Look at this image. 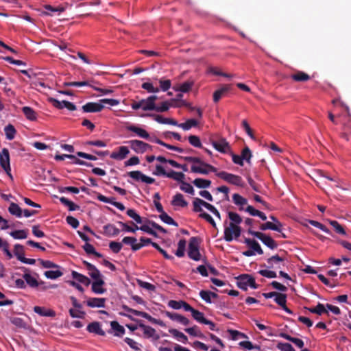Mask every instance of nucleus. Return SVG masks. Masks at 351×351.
<instances>
[{
  "label": "nucleus",
  "instance_id": "nucleus-3",
  "mask_svg": "<svg viewBox=\"0 0 351 351\" xmlns=\"http://www.w3.org/2000/svg\"><path fill=\"white\" fill-rule=\"evenodd\" d=\"M199 239L195 237H193L189 240L188 256L189 257L195 261L201 260V254L199 250Z\"/></svg>",
  "mask_w": 351,
  "mask_h": 351
},
{
  "label": "nucleus",
  "instance_id": "nucleus-64",
  "mask_svg": "<svg viewBox=\"0 0 351 351\" xmlns=\"http://www.w3.org/2000/svg\"><path fill=\"white\" fill-rule=\"evenodd\" d=\"M11 323L18 328H26V323L22 318L18 317H14L10 319Z\"/></svg>",
  "mask_w": 351,
  "mask_h": 351
},
{
  "label": "nucleus",
  "instance_id": "nucleus-63",
  "mask_svg": "<svg viewBox=\"0 0 351 351\" xmlns=\"http://www.w3.org/2000/svg\"><path fill=\"white\" fill-rule=\"evenodd\" d=\"M127 215L132 218L137 223H142L141 217L134 209H128L126 212Z\"/></svg>",
  "mask_w": 351,
  "mask_h": 351
},
{
  "label": "nucleus",
  "instance_id": "nucleus-5",
  "mask_svg": "<svg viewBox=\"0 0 351 351\" xmlns=\"http://www.w3.org/2000/svg\"><path fill=\"white\" fill-rule=\"evenodd\" d=\"M227 221H225L224 226H226ZM241 233V228L240 226H233V224H229L228 226H225L223 232V239L227 242H231L234 239H238Z\"/></svg>",
  "mask_w": 351,
  "mask_h": 351
},
{
  "label": "nucleus",
  "instance_id": "nucleus-19",
  "mask_svg": "<svg viewBox=\"0 0 351 351\" xmlns=\"http://www.w3.org/2000/svg\"><path fill=\"white\" fill-rule=\"evenodd\" d=\"M65 158L73 159V163L75 164V165H84V166H87V167H93V165L91 163H88L84 160L76 158V157L74 155L62 154V155H56L55 156V159L56 160H63Z\"/></svg>",
  "mask_w": 351,
  "mask_h": 351
},
{
  "label": "nucleus",
  "instance_id": "nucleus-60",
  "mask_svg": "<svg viewBox=\"0 0 351 351\" xmlns=\"http://www.w3.org/2000/svg\"><path fill=\"white\" fill-rule=\"evenodd\" d=\"M121 243H122V245L125 244V245H130L132 250H133V247L135 245H138L137 239L135 237H125L122 239Z\"/></svg>",
  "mask_w": 351,
  "mask_h": 351
},
{
  "label": "nucleus",
  "instance_id": "nucleus-32",
  "mask_svg": "<svg viewBox=\"0 0 351 351\" xmlns=\"http://www.w3.org/2000/svg\"><path fill=\"white\" fill-rule=\"evenodd\" d=\"M291 78L295 82H306L311 79V77L307 73L298 71L293 73Z\"/></svg>",
  "mask_w": 351,
  "mask_h": 351
},
{
  "label": "nucleus",
  "instance_id": "nucleus-50",
  "mask_svg": "<svg viewBox=\"0 0 351 351\" xmlns=\"http://www.w3.org/2000/svg\"><path fill=\"white\" fill-rule=\"evenodd\" d=\"M4 131L7 139L12 140L14 138L16 131L12 124H8L7 126H5Z\"/></svg>",
  "mask_w": 351,
  "mask_h": 351
},
{
  "label": "nucleus",
  "instance_id": "nucleus-39",
  "mask_svg": "<svg viewBox=\"0 0 351 351\" xmlns=\"http://www.w3.org/2000/svg\"><path fill=\"white\" fill-rule=\"evenodd\" d=\"M193 184L199 189L209 188L211 185V181L203 178H196L193 182Z\"/></svg>",
  "mask_w": 351,
  "mask_h": 351
},
{
  "label": "nucleus",
  "instance_id": "nucleus-6",
  "mask_svg": "<svg viewBox=\"0 0 351 351\" xmlns=\"http://www.w3.org/2000/svg\"><path fill=\"white\" fill-rule=\"evenodd\" d=\"M247 232L261 240L269 248L274 250L277 247L276 242L271 237L261 232L254 231L250 228L247 230Z\"/></svg>",
  "mask_w": 351,
  "mask_h": 351
},
{
  "label": "nucleus",
  "instance_id": "nucleus-55",
  "mask_svg": "<svg viewBox=\"0 0 351 351\" xmlns=\"http://www.w3.org/2000/svg\"><path fill=\"white\" fill-rule=\"evenodd\" d=\"M83 249L84 250V251L88 254H94L97 257H101L102 255L99 253V252H97L95 250V247H93V245L88 243H86L85 245L83 246Z\"/></svg>",
  "mask_w": 351,
  "mask_h": 351
},
{
  "label": "nucleus",
  "instance_id": "nucleus-58",
  "mask_svg": "<svg viewBox=\"0 0 351 351\" xmlns=\"http://www.w3.org/2000/svg\"><path fill=\"white\" fill-rule=\"evenodd\" d=\"M343 137L348 141L351 138V118L348 117V123L344 124Z\"/></svg>",
  "mask_w": 351,
  "mask_h": 351
},
{
  "label": "nucleus",
  "instance_id": "nucleus-54",
  "mask_svg": "<svg viewBox=\"0 0 351 351\" xmlns=\"http://www.w3.org/2000/svg\"><path fill=\"white\" fill-rule=\"evenodd\" d=\"M189 143L197 148H202V145L199 136L195 135H190L188 138Z\"/></svg>",
  "mask_w": 351,
  "mask_h": 351
},
{
  "label": "nucleus",
  "instance_id": "nucleus-35",
  "mask_svg": "<svg viewBox=\"0 0 351 351\" xmlns=\"http://www.w3.org/2000/svg\"><path fill=\"white\" fill-rule=\"evenodd\" d=\"M111 329L114 331V335L117 337H122L125 333V328L121 326L117 321L110 322Z\"/></svg>",
  "mask_w": 351,
  "mask_h": 351
},
{
  "label": "nucleus",
  "instance_id": "nucleus-10",
  "mask_svg": "<svg viewBox=\"0 0 351 351\" xmlns=\"http://www.w3.org/2000/svg\"><path fill=\"white\" fill-rule=\"evenodd\" d=\"M0 165L9 176L12 178L10 174L11 168L10 165L9 151L6 148H3L0 153Z\"/></svg>",
  "mask_w": 351,
  "mask_h": 351
},
{
  "label": "nucleus",
  "instance_id": "nucleus-36",
  "mask_svg": "<svg viewBox=\"0 0 351 351\" xmlns=\"http://www.w3.org/2000/svg\"><path fill=\"white\" fill-rule=\"evenodd\" d=\"M199 296L203 300H204L206 303L208 304H210L212 302L211 298H217L218 297L217 293L204 290L200 291Z\"/></svg>",
  "mask_w": 351,
  "mask_h": 351
},
{
  "label": "nucleus",
  "instance_id": "nucleus-12",
  "mask_svg": "<svg viewBox=\"0 0 351 351\" xmlns=\"http://www.w3.org/2000/svg\"><path fill=\"white\" fill-rule=\"evenodd\" d=\"M138 326L143 330L145 337L151 338L154 341H157L160 339L159 335L157 334L156 330L154 328L149 326H147L143 323H140Z\"/></svg>",
  "mask_w": 351,
  "mask_h": 351
},
{
  "label": "nucleus",
  "instance_id": "nucleus-20",
  "mask_svg": "<svg viewBox=\"0 0 351 351\" xmlns=\"http://www.w3.org/2000/svg\"><path fill=\"white\" fill-rule=\"evenodd\" d=\"M210 204L205 202L204 200L199 197H195L193 202V210L195 213H199L200 214L202 212H204L202 209V207H204L208 210Z\"/></svg>",
  "mask_w": 351,
  "mask_h": 351
},
{
  "label": "nucleus",
  "instance_id": "nucleus-23",
  "mask_svg": "<svg viewBox=\"0 0 351 351\" xmlns=\"http://www.w3.org/2000/svg\"><path fill=\"white\" fill-rule=\"evenodd\" d=\"M105 298H90L86 300V304L90 308H103L105 307Z\"/></svg>",
  "mask_w": 351,
  "mask_h": 351
},
{
  "label": "nucleus",
  "instance_id": "nucleus-59",
  "mask_svg": "<svg viewBox=\"0 0 351 351\" xmlns=\"http://www.w3.org/2000/svg\"><path fill=\"white\" fill-rule=\"evenodd\" d=\"M69 314L73 318H84L86 313L81 309L70 308Z\"/></svg>",
  "mask_w": 351,
  "mask_h": 351
},
{
  "label": "nucleus",
  "instance_id": "nucleus-25",
  "mask_svg": "<svg viewBox=\"0 0 351 351\" xmlns=\"http://www.w3.org/2000/svg\"><path fill=\"white\" fill-rule=\"evenodd\" d=\"M34 311L39 315L43 317H53L56 316V312L53 310L39 306H35L34 307Z\"/></svg>",
  "mask_w": 351,
  "mask_h": 351
},
{
  "label": "nucleus",
  "instance_id": "nucleus-1",
  "mask_svg": "<svg viewBox=\"0 0 351 351\" xmlns=\"http://www.w3.org/2000/svg\"><path fill=\"white\" fill-rule=\"evenodd\" d=\"M158 99L156 95H151L146 99H142L138 101H134L131 104L133 110L141 109L143 111H150L155 109V101Z\"/></svg>",
  "mask_w": 351,
  "mask_h": 351
},
{
  "label": "nucleus",
  "instance_id": "nucleus-29",
  "mask_svg": "<svg viewBox=\"0 0 351 351\" xmlns=\"http://www.w3.org/2000/svg\"><path fill=\"white\" fill-rule=\"evenodd\" d=\"M23 278L25 280L26 283L32 288H36L40 285H44V282H39L35 277L29 273H25L23 275Z\"/></svg>",
  "mask_w": 351,
  "mask_h": 351
},
{
  "label": "nucleus",
  "instance_id": "nucleus-8",
  "mask_svg": "<svg viewBox=\"0 0 351 351\" xmlns=\"http://www.w3.org/2000/svg\"><path fill=\"white\" fill-rule=\"evenodd\" d=\"M128 143L131 149L137 154H143L152 148L150 145L140 140H131Z\"/></svg>",
  "mask_w": 351,
  "mask_h": 351
},
{
  "label": "nucleus",
  "instance_id": "nucleus-15",
  "mask_svg": "<svg viewBox=\"0 0 351 351\" xmlns=\"http://www.w3.org/2000/svg\"><path fill=\"white\" fill-rule=\"evenodd\" d=\"M163 313L167 317H169L170 319H171L173 321L178 322V323H180L184 326H188L190 323V321L187 317H186L182 315H180L178 313H171V312L167 311H164Z\"/></svg>",
  "mask_w": 351,
  "mask_h": 351
},
{
  "label": "nucleus",
  "instance_id": "nucleus-56",
  "mask_svg": "<svg viewBox=\"0 0 351 351\" xmlns=\"http://www.w3.org/2000/svg\"><path fill=\"white\" fill-rule=\"evenodd\" d=\"M180 188L182 191H184L186 193H189L190 195H193L195 193L193 187L189 183H187V182H184V180L181 182V185H180Z\"/></svg>",
  "mask_w": 351,
  "mask_h": 351
},
{
  "label": "nucleus",
  "instance_id": "nucleus-4",
  "mask_svg": "<svg viewBox=\"0 0 351 351\" xmlns=\"http://www.w3.org/2000/svg\"><path fill=\"white\" fill-rule=\"evenodd\" d=\"M191 171L195 173L208 175L210 172L217 173V169L216 167H213V165L208 163L204 162L201 159L200 162H198L197 165L195 164L194 165H191Z\"/></svg>",
  "mask_w": 351,
  "mask_h": 351
},
{
  "label": "nucleus",
  "instance_id": "nucleus-52",
  "mask_svg": "<svg viewBox=\"0 0 351 351\" xmlns=\"http://www.w3.org/2000/svg\"><path fill=\"white\" fill-rule=\"evenodd\" d=\"M45 276L49 279H57L63 275V273L60 270H48L45 271Z\"/></svg>",
  "mask_w": 351,
  "mask_h": 351
},
{
  "label": "nucleus",
  "instance_id": "nucleus-27",
  "mask_svg": "<svg viewBox=\"0 0 351 351\" xmlns=\"http://www.w3.org/2000/svg\"><path fill=\"white\" fill-rule=\"evenodd\" d=\"M103 228L104 234L108 237H116L120 233V230L111 223L105 225Z\"/></svg>",
  "mask_w": 351,
  "mask_h": 351
},
{
  "label": "nucleus",
  "instance_id": "nucleus-26",
  "mask_svg": "<svg viewBox=\"0 0 351 351\" xmlns=\"http://www.w3.org/2000/svg\"><path fill=\"white\" fill-rule=\"evenodd\" d=\"M230 90V85H224L221 88L215 90L213 93V101L214 102H218L221 98L224 97L226 93Z\"/></svg>",
  "mask_w": 351,
  "mask_h": 351
},
{
  "label": "nucleus",
  "instance_id": "nucleus-49",
  "mask_svg": "<svg viewBox=\"0 0 351 351\" xmlns=\"http://www.w3.org/2000/svg\"><path fill=\"white\" fill-rule=\"evenodd\" d=\"M159 218L161 219L162 221L168 225H172L176 227L178 226V223L175 221L169 215H168V214L165 212H164L162 214H160Z\"/></svg>",
  "mask_w": 351,
  "mask_h": 351
},
{
  "label": "nucleus",
  "instance_id": "nucleus-11",
  "mask_svg": "<svg viewBox=\"0 0 351 351\" xmlns=\"http://www.w3.org/2000/svg\"><path fill=\"white\" fill-rule=\"evenodd\" d=\"M128 175L136 181H141L148 184H153L155 182V179L143 174L141 171H130Z\"/></svg>",
  "mask_w": 351,
  "mask_h": 351
},
{
  "label": "nucleus",
  "instance_id": "nucleus-47",
  "mask_svg": "<svg viewBox=\"0 0 351 351\" xmlns=\"http://www.w3.org/2000/svg\"><path fill=\"white\" fill-rule=\"evenodd\" d=\"M60 201L62 204L67 206L70 211H74L80 208L79 206L76 205L73 202L70 201L64 197H61L60 198Z\"/></svg>",
  "mask_w": 351,
  "mask_h": 351
},
{
  "label": "nucleus",
  "instance_id": "nucleus-53",
  "mask_svg": "<svg viewBox=\"0 0 351 351\" xmlns=\"http://www.w3.org/2000/svg\"><path fill=\"white\" fill-rule=\"evenodd\" d=\"M193 318L200 324H204L206 322L207 319L204 317V315L203 313L195 309L193 312L191 313Z\"/></svg>",
  "mask_w": 351,
  "mask_h": 351
},
{
  "label": "nucleus",
  "instance_id": "nucleus-14",
  "mask_svg": "<svg viewBox=\"0 0 351 351\" xmlns=\"http://www.w3.org/2000/svg\"><path fill=\"white\" fill-rule=\"evenodd\" d=\"M129 153L130 150L128 147L121 146L117 149V150L112 152L110 157L114 160H122L127 157Z\"/></svg>",
  "mask_w": 351,
  "mask_h": 351
},
{
  "label": "nucleus",
  "instance_id": "nucleus-38",
  "mask_svg": "<svg viewBox=\"0 0 351 351\" xmlns=\"http://www.w3.org/2000/svg\"><path fill=\"white\" fill-rule=\"evenodd\" d=\"M184 330L191 336L199 337L201 339L204 338V335L197 326H193V327L185 328Z\"/></svg>",
  "mask_w": 351,
  "mask_h": 351
},
{
  "label": "nucleus",
  "instance_id": "nucleus-22",
  "mask_svg": "<svg viewBox=\"0 0 351 351\" xmlns=\"http://www.w3.org/2000/svg\"><path fill=\"white\" fill-rule=\"evenodd\" d=\"M244 243L248 246L249 248L255 252V255H261L263 254V251L260 244L256 240L246 238L244 240Z\"/></svg>",
  "mask_w": 351,
  "mask_h": 351
},
{
  "label": "nucleus",
  "instance_id": "nucleus-40",
  "mask_svg": "<svg viewBox=\"0 0 351 351\" xmlns=\"http://www.w3.org/2000/svg\"><path fill=\"white\" fill-rule=\"evenodd\" d=\"M8 211L11 215H14L16 217H21L23 215L22 209L17 204L14 202H12L10 204V206L8 207Z\"/></svg>",
  "mask_w": 351,
  "mask_h": 351
},
{
  "label": "nucleus",
  "instance_id": "nucleus-2",
  "mask_svg": "<svg viewBox=\"0 0 351 351\" xmlns=\"http://www.w3.org/2000/svg\"><path fill=\"white\" fill-rule=\"evenodd\" d=\"M216 176L229 184L241 187H243L245 186L243 180L239 176L228 173L226 171L217 172Z\"/></svg>",
  "mask_w": 351,
  "mask_h": 351
},
{
  "label": "nucleus",
  "instance_id": "nucleus-21",
  "mask_svg": "<svg viewBox=\"0 0 351 351\" xmlns=\"http://www.w3.org/2000/svg\"><path fill=\"white\" fill-rule=\"evenodd\" d=\"M86 330L90 333H93L97 335L100 336H105L106 332L105 331L101 328V326L99 322H93L90 323L86 328Z\"/></svg>",
  "mask_w": 351,
  "mask_h": 351
},
{
  "label": "nucleus",
  "instance_id": "nucleus-57",
  "mask_svg": "<svg viewBox=\"0 0 351 351\" xmlns=\"http://www.w3.org/2000/svg\"><path fill=\"white\" fill-rule=\"evenodd\" d=\"M152 241L150 239L141 237L140 239V243H138V245H135L133 247V251L136 252V251L140 250L141 248H142L143 247L147 245L148 244H152Z\"/></svg>",
  "mask_w": 351,
  "mask_h": 351
},
{
  "label": "nucleus",
  "instance_id": "nucleus-17",
  "mask_svg": "<svg viewBox=\"0 0 351 351\" xmlns=\"http://www.w3.org/2000/svg\"><path fill=\"white\" fill-rule=\"evenodd\" d=\"M269 267L281 269L285 266V259L278 255H274L267 260Z\"/></svg>",
  "mask_w": 351,
  "mask_h": 351
},
{
  "label": "nucleus",
  "instance_id": "nucleus-42",
  "mask_svg": "<svg viewBox=\"0 0 351 351\" xmlns=\"http://www.w3.org/2000/svg\"><path fill=\"white\" fill-rule=\"evenodd\" d=\"M167 178H171L181 183L184 180L185 175L182 172H177L173 170H171L168 171Z\"/></svg>",
  "mask_w": 351,
  "mask_h": 351
},
{
  "label": "nucleus",
  "instance_id": "nucleus-46",
  "mask_svg": "<svg viewBox=\"0 0 351 351\" xmlns=\"http://www.w3.org/2000/svg\"><path fill=\"white\" fill-rule=\"evenodd\" d=\"M186 241L185 239H180L178 243V249L176 251L175 254L178 257H183L184 256V252L186 248Z\"/></svg>",
  "mask_w": 351,
  "mask_h": 351
},
{
  "label": "nucleus",
  "instance_id": "nucleus-28",
  "mask_svg": "<svg viewBox=\"0 0 351 351\" xmlns=\"http://www.w3.org/2000/svg\"><path fill=\"white\" fill-rule=\"evenodd\" d=\"M171 204L173 206L186 207L188 202L184 199V195L181 193H176L171 200Z\"/></svg>",
  "mask_w": 351,
  "mask_h": 351
},
{
  "label": "nucleus",
  "instance_id": "nucleus-33",
  "mask_svg": "<svg viewBox=\"0 0 351 351\" xmlns=\"http://www.w3.org/2000/svg\"><path fill=\"white\" fill-rule=\"evenodd\" d=\"M169 332L178 341H181L183 343H186L188 342L187 337L183 332L178 330L177 329L170 328Z\"/></svg>",
  "mask_w": 351,
  "mask_h": 351
},
{
  "label": "nucleus",
  "instance_id": "nucleus-45",
  "mask_svg": "<svg viewBox=\"0 0 351 351\" xmlns=\"http://www.w3.org/2000/svg\"><path fill=\"white\" fill-rule=\"evenodd\" d=\"M22 112L28 120L35 121L36 119V112L32 108L29 106H24L22 108Z\"/></svg>",
  "mask_w": 351,
  "mask_h": 351
},
{
  "label": "nucleus",
  "instance_id": "nucleus-18",
  "mask_svg": "<svg viewBox=\"0 0 351 351\" xmlns=\"http://www.w3.org/2000/svg\"><path fill=\"white\" fill-rule=\"evenodd\" d=\"M104 106L99 102H88L82 106L84 112H98L103 110Z\"/></svg>",
  "mask_w": 351,
  "mask_h": 351
},
{
  "label": "nucleus",
  "instance_id": "nucleus-43",
  "mask_svg": "<svg viewBox=\"0 0 351 351\" xmlns=\"http://www.w3.org/2000/svg\"><path fill=\"white\" fill-rule=\"evenodd\" d=\"M228 218L230 220L229 224H233V226H239V224L242 222L241 217L234 212H228Z\"/></svg>",
  "mask_w": 351,
  "mask_h": 351
},
{
  "label": "nucleus",
  "instance_id": "nucleus-61",
  "mask_svg": "<svg viewBox=\"0 0 351 351\" xmlns=\"http://www.w3.org/2000/svg\"><path fill=\"white\" fill-rule=\"evenodd\" d=\"M308 309L310 312L313 313H316L319 315L324 313H327V311L326 310L324 305L321 303H319L315 308H309Z\"/></svg>",
  "mask_w": 351,
  "mask_h": 351
},
{
  "label": "nucleus",
  "instance_id": "nucleus-7",
  "mask_svg": "<svg viewBox=\"0 0 351 351\" xmlns=\"http://www.w3.org/2000/svg\"><path fill=\"white\" fill-rule=\"evenodd\" d=\"M237 286L243 290L246 291L248 287L257 289L255 279L250 275L244 274L238 278Z\"/></svg>",
  "mask_w": 351,
  "mask_h": 351
},
{
  "label": "nucleus",
  "instance_id": "nucleus-30",
  "mask_svg": "<svg viewBox=\"0 0 351 351\" xmlns=\"http://www.w3.org/2000/svg\"><path fill=\"white\" fill-rule=\"evenodd\" d=\"M282 223H279V225L274 224L270 221L265 222L260 226V230L265 231L266 230H271L274 231H277L278 232H281L282 231Z\"/></svg>",
  "mask_w": 351,
  "mask_h": 351
},
{
  "label": "nucleus",
  "instance_id": "nucleus-13",
  "mask_svg": "<svg viewBox=\"0 0 351 351\" xmlns=\"http://www.w3.org/2000/svg\"><path fill=\"white\" fill-rule=\"evenodd\" d=\"M125 130L127 131L132 132L135 134L136 136L144 138V139H149L150 136L149 133L144 130L143 128H139L135 125H128L125 126Z\"/></svg>",
  "mask_w": 351,
  "mask_h": 351
},
{
  "label": "nucleus",
  "instance_id": "nucleus-34",
  "mask_svg": "<svg viewBox=\"0 0 351 351\" xmlns=\"http://www.w3.org/2000/svg\"><path fill=\"white\" fill-rule=\"evenodd\" d=\"M279 336L280 337H282V338L293 343L297 347H298L300 348H302L304 347V341L299 338L292 337L289 335H288L287 333H284V332L280 333L279 335Z\"/></svg>",
  "mask_w": 351,
  "mask_h": 351
},
{
  "label": "nucleus",
  "instance_id": "nucleus-31",
  "mask_svg": "<svg viewBox=\"0 0 351 351\" xmlns=\"http://www.w3.org/2000/svg\"><path fill=\"white\" fill-rule=\"evenodd\" d=\"M71 276L77 282V283H82L86 286H88L90 283V281L88 277L75 271H72Z\"/></svg>",
  "mask_w": 351,
  "mask_h": 351
},
{
  "label": "nucleus",
  "instance_id": "nucleus-51",
  "mask_svg": "<svg viewBox=\"0 0 351 351\" xmlns=\"http://www.w3.org/2000/svg\"><path fill=\"white\" fill-rule=\"evenodd\" d=\"M193 86V81H186L181 84H179L178 88H176V90L180 91L182 93H187L189 92L192 86Z\"/></svg>",
  "mask_w": 351,
  "mask_h": 351
},
{
  "label": "nucleus",
  "instance_id": "nucleus-16",
  "mask_svg": "<svg viewBox=\"0 0 351 351\" xmlns=\"http://www.w3.org/2000/svg\"><path fill=\"white\" fill-rule=\"evenodd\" d=\"M84 265L86 266L87 270L88 271L89 276L95 280V281H97L99 280H103L101 278V275L99 270L93 264L84 261Z\"/></svg>",
  "mask_w": 351,
  "mask_h": 351
},
{
  "label": "nucleus",
  "instance_id": "nucleus-9",
  "mask_svg": "<svg viewBox=\"0 0 351 351\" xmlns=\"http://www.w3.org/2000/svg\"><path fill=\"white\" fill-rule=\"evenodd\" d=\"M211 144L216 150L221 153L227 154L231 152L230 144L224 138H220L218 141H212Z\"/></svg>",
  "mask_w": 351,
  "mask_h": 351
},
{
  "label": "nucleus",
  "instance_id": "nucleus-44",
  "mask_svg": "<svg viewBox=\"0 0 351 351\" xmlns=\"http://www.w3.org/2000/svg\"><path fill=\"white\" fill-rule=\"evenodd\" d=\"M10 235L14 239H25L28 233L27 230H18L10 232Z\"/></svg>",
  "mask_w": 351,
  "mask_h": 351
},
{
  "label": "nucleus",
  "instance_id": "nucleus-24",
  "mask_svg": "<svg viewBox=\"0 0 351 351\" xmlns=\"http://www.w3.org/2000/svg\"><path fill=\"white\" fill-rule=\"evenodd\" d=\"M233 203L239 206V210H245L244 206L247 204V199L238 193L232 195Z\"/></svg>",
  "mask_w": 351,
  "mask_h": 351
},
{
  "label": "nucleus",
  "instance_id": "nucleus-41",
  "mask_svg": "<svg viewBox=\"0 0 351 351\" xmlns=\"http://www.w3.org/2000/svg\"><path fill=\"white\" fill-rule=\"evenodd\" d=\"M198 125V121L194 119H190L186 120L184 123H180L179 128H182L184 131H188L191 128L197 127Z\"/></svg>",
  "mask_w": 351,
  "mask_h": 351
},
{
  "label": "nucleus",
  "instance_id": "nucleus-48",
  "mask_svg": "<svg viewBox=\"0 0 351 351\" xmlns=\"http://www.w3.org/2000/svg\"><path fill=\"white\" fill-rule=\"evenodd\" d=\"M14 254L20 261L25 256L24 247L21 244H15L14 247Z\"/></svg>",
  "mask_w": 351,
  "mask_h": 351
},
{
  "label": "nucleus",
  "instance_id": "nucleus-62",
  "mask_svg": "<svg viewBox=\"0 0 351 351\" xmlns=\"http://www.w3.org/2000/svg\"><path fill=\"white\" fill-rule=\"evenodd\" d=\"M241 157L242 158V161L245 160L247 163L250 162V160L252 158V152L248 147H245L241 152Z\"/></svg>",
  "mask_w": 351,
  "mask_h": 351
},
{
  "label": "nucleus",
  "instance_id": "nucleus-37",
  "mask_svg": "<svg viewBox=\"0 0 351 351\" xmlns=\"http://www.w3.org/2000/svg\"><path fill=\"white\" fill-rule=\"evenodd\" d=\"M104 285V281L103 280H99L97 281H94L92 284V291L97 294H102L106 292V289L102 288V285Z\"/></svg>",
  "mask_w": 351,
  "mask_h": 351
}]
</instances>
